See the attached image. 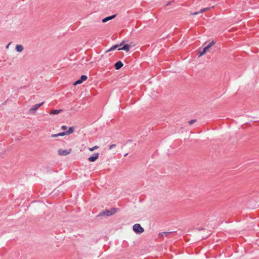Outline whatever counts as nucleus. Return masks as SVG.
<instances>
[{
    "instance_id": "nucleus-1",
    "label": "nucleus",
    "mask_w": 259,
    "mask_h": 259,
    "mask_svg": "<svg viewBox=\"0 0 259 259\" xmlns=\"http://www.w3.org/2000/svg\"><path fill=\"white\" fill-rule=\"evenodd\" d=\"M116 212V209L114 208L111 209V210L106 209L101 213H100L98 216H111Z\"/></svg>"
},
{
    "instance_id": "nucleus-2",
    "label": "nucleus",
    "mask_w": 259,
    "mask_h": 259,
    "mask_svg": "<svg viewBox=\"0 0 259 259\" xmlns=\"http://www.w3.org/2000/svg\"><path fill=\"white\" fill-rule=\"evenodd\" d=\"M133 229L134 231L137 234H141L144 231V229L139 224H135L133 227Z\"/></svg>"
},
{
    "instance_id": "nucleus-3",
    "label": "nucleus",
    "mask_w": 259,
    "mask_h": 259,
    "mask_svg": "<svg viewBox=\"0 0 259 259\" xmlns=\"http://www.w3.org/2000/svg\"><path fill=\"white\" fill-rule=\"evenodd\" d=\"M44 102H42L39 104H36L33 106L32 107H31L29 110V111L31 113H34L41 106L44 104Z\"/></svg>"
},
{
    "instance_id": "nucleus-4",
    "label": "nucleus",
    "mask_w": 259,
    "mask_h": 259,
    "mask_svg": "<svg viewBox=\"0 0 259 259\" xmlns=\"http://www.w3.org/2000/svg\"><path fill=\"white\" fill-rule=\"evenodd\" d=\"M99 155V154L98 153H95L93 154V156L88 158V160L90 162H94L98 158Z\"/></svg>"
},
{
    "instance_id": "nucleus-5",
    "label": "nucleus",
    "mask_w": 259,
    "mask_h": 259,
    "mask_svg": "<svg viewBox=\"0 0 259 259\" xmlns=\"http://www.w3.org/2000/svg\"><path fill=\"white\" fill-rule=\"evenodd\" d=\"M59 155H67L70 153V150L59 149L58 151Z\"/></svg>"
},
{
    "instance_id": "nucleus-6",
    "label": "nucleus",
    "mask_w": 259,
    "mask_h": 259,
    "mask_svg": "<svg viewBox=\"0 0 259 259\" xmlns=\"http://www.w3.org/2000/svg\"><path fill=\"white\" fill-rule=\"evenodd\" d=\"M131 48V46L130 45L126 44L124 45L122 48H118V50H124L126 52H128Z\"/></svg>"
},
{
    "instance_id": "nucleus-7",
    "label": "nucleus",
    "mask_w": 259,
    "mask_h": 259,
    "mask_svg": "<svg viewBox=\"0 0 259 259\" xmlns=\"http://www.w3.org/2000/svg\"><path fill=\"white\" fill-rule=\"evenodd\" d=\"M116 16V14H115V15L106 17L102 19V22L105 23V22H107L108 21H109L110 20L114 19V18H115Z\"/></svg>"
},
{
    "instance_id": "nucleus-8",
    "label": "nucleus",
    "mask_w": 259,
    "mask_h": 259,
    "mask_svg": "<svg viewBox=\"0 0 259 259\" xmlns=\"http://www.w3.org/2000/svg\"><path fill=\"white\" fill-rule=\"evenodd\" d=\"M123 64L122 62L120 61H119L115 64L114 66L116 69L118 70L120 69L123 66Z\"/></svg>"
},
{
    "instance_id": "nucleus-9",
    "label": "nucleus",
    "mask_w": 259,
    "mask_h": 259,
    "mask_svg": "<svg viewBox=\"0 0 259 259\" xmlns=\"http://www.w3.org/2000/svg\"><path fill=\"white\" fill-rule=\"evenodd\" d=\"M124 41H123L120 45H114L113 46H112V47H111L109 50H108L107 51V52H109V51H112V50H115L116 49L118 48L120 46H121L123 45V44H124Z\"/></svg>"
},
{
    "instance_id": "nucleus-10",
    "label": "nucleus",
    "mask_w": 259,
    "mask_h": 259,
    "mask_svg": "<svg viewBox=\"0 0 259 259\" xmlns=\"http://www.w3.org/2000/svg\"><path fill=\"white\" fill-rule=\"evenodd\" d=\"M15 49H16L17 52H21L23 51L24 48L23 46L22 45H17L16 46Z\"/></svg>"
},
{
    "instance_id": "nucleus-11",
    "label": "nucleus",
    "mask_w": 259,
    "mask_h": 259,
    "mask_svg": "<svg viewBox=\"0 0 259 259\" xmlns=\"http://www.w3.org/2000/svg\"><path fill=\"white\" fill-rule=\"evenodd\" d=\"M63 111L62 109H59V110H52L50 112V114H58L60 113H61Z\"/></svg>"
},
{
    "instance_id": "nucleus-12",
    "label": "nucleus",
    "mask_w": 259,
    "mask_h": 259,
    "mask_svg": "<svg viewBox=\"0 0 259 259\" xmlns=\"http://www.w3.org/2000/svg\"><path fill=\"white\" fill-rule=\"evenodd\" d=\"M214 44L215 42L214 41H212L206 47H205L204 49L207 51L209 48H210L213 45H214Z\"/></svg>"
},
{
    "instance_id": "nucleus-13",
    "label": "nucleus",
    "mask_w": 259,
    "mask_h": 259,
    "mask_svg": "<svg viewBox=\"0 0 259 259\" xmlns=\"http://www.w3.org/2000/svg\"><path fill=\"white\" fill-rule=\"evenodd\" d=\"M74 131V128L73 127H70L68 131H65L66 135L71 134Z\"/></svg>"
},
{
    "instance_id": "nucleus-14",
    "label": "nucleus",
    "mask_w": 259,
    "mask_h": 259,
    "mask_svg": "<svg viewBox=\"0 0 259 259\" xmlns=\"http://www.w3.org/2000/svg\"><path fill=\"white\" fill-rule=\"evenodd\" d=\"M171 232H162L159 234V235L162 237L163 236H167L169 234H171Z\"/></svg>"
},
{
    "instance_id": "nucleus-15",
    "label": "nucleus",
    "mask_w": 259,
    "mask_h": 259,
    "mask_svg": "<svg viewBox=\"0 0 259 259\" xmlns=\"http://www.w3.org/2000/svg\"><path fill=\"white\" fill-rule=\"evenodd\" d=\"M87 78H88L87 76H86L85 75H82L81 76L80 79L82 82L83 81L86 80L87 79Z\"/></svg>"
},
{
    "instance_id": "nucleus-16",
    "label": "nucleus",
    "mask_w": 259,
    "mask_h": 259,
    "mask_svg": "<svg viewBox=\"0 0 259 259\" xmlns=\"http://www.w3.org/2000/svg\"><path fill=\"white\" fill-rule=\"evenodd\" d=\"M99 148V147L98 146H94L93 147H92V148H89V149L90 151H94L95 150L98 149Z\"/></svg>"
},
{
    "instance_id": "nucleus-17",
    "label": "nucleus",
    "mask_w": 259,
    "mask_h": 259,
    "mask_svg": "<svg viewBox=\"0 0 259 259\" xmlns=\"http://www.w3.org/2000/svg\"><path fill=\"white\" fill-rule=\"evenodd\" d=\"M82 81L79 79L78 80H77V81H76L74 83H73V85H77L78 84H80L81 83H82Z\"/></svg>"
},
{
    "instance_id": "nucleus-18",
    "label": "nucleus",
    "mask_w": 259,
    "mask_h": 259,
    "mask_svg": "<svg viewBox=\"0 0 259 259\" xmlns=\"http://www.w3.org/2000/svg\"><path fill=\"white\" fill-rule=\"evenodd\" d=\"M207 51L205 49H203V51L200 53L199 56L200 57V56L203 55Z\"/></svg>"
},
{
    "instance_id": "nucleus-19",
    "label": "nucleus",
    "mask_w": 259,
    "mask_h": 259,
    "mask_svg": "<svg viewBox=\"0 0 259 259\" xmlns=\"http://www.w3.org/2000/svg\"><path fill=\"white\" fill-rule=\"evenodd\" d=\"M57 135L58 136H65V135H66L65 132L59 133L57 134Z\"/></svg>"
},
{
    "instance_id": "nucleus-20",
    "label": "nucleus",
    "mask_w": 259,
    "mask_h": 259,
    "mask_svg": "<svg viewBox=\"0 0 259 259\" xmlns=\"http://www.w3.org/2000/svg\"><path fill=\"white\" fill-rule=\"evenodd\" d=\"M209 9L208 8H203L202 9L200 10V11H199L200 12V13H203L204 12H205L206 10Z\"/></svg>"
},
{
    "instance_id": "nucleus-21",
    "label": "nucleus",
    "mask_w": 259,
    "mask_h": 259,
    "mask_svg": "<svg viewBox=\"0 0 259 259\" xmlns=\"http://www.w3.org/2000/svg\"><path fill=\"white\" fill-rule=\"evenodd\" d=\"M196 120L195 119H192V120H191L189 121V124L191 125L193 123H194V122H196Z\"/></svg>"
},
{
    "instance_id": "nucleus-22",
    "label": "nucleus",
    "mask_w": 259,
    "mask_h": 259,
    "mask_svg": "<svg viewBox=\"0 0 259 259\" xmlns=\"http://www.w3.org/2000/svg\"><path fill=\"white\" fill-rule=\"evenodd\" d=\"M116 147V145L115 144H112L109 147V149H112V148H114Z\"/></svg>"
},
{
    "instance_id": "nucleus-23",
    "label": "nucleus",
    "mask_w": 259,
    "mask_h": 259,
    "mask_svg": "<svg viewBox=\"0 0 259 259\" xmlns=\"http://www.w3.org/2000/svg\"><path fill=\"white\" fill-rule=\"evenodd\" d=\"M51 137L52 138H56V137H59L58 135H57V134H53L51 136Z\"/></svg>"
},
{
    "instance_id": "nucleus-24",
    "label": "nucleus",
    "mask_w": 259,
    "mask_h": 259,
    "mask_svg": "<svg viewBox=\"0 0 259 259\" xmlns=\"http://www.w3.org/2000/svg\"><path fill=\"white\" fill-rule=\"evenodd\" d=\"M199 13H200V12L198 11V12H196L191 13V14L192 15H196L199 14Z\"/></svg>"
},
{
    "instance_id": "nucleus-25",
    "label": "nucleus",
    "mask_w": 259,
    "mask_h": 259,
    "mask_svg": "<svg viewBox=\"0 0 259 259\" xmlns=\"http://www.w3.org/2000/svg\"><path fill=\"white\" fill-rule=\"evenodd\" d=\"M61 128L63 130H65L67 129V126L65 125H62Z\"/></svg>"
},
{
    "instance_id": "nucleus-26",
    "label": "nucleus",
    "mask_w": 259,
    "mask_h": 259,
    "mask_svg": "<svg viewBox=\"0 0 259 259\" xmlns=\"http://www.w3.org/2000/svg\"><path fill=\"white\" fill-rule=\"evenodd\" d=\"M170 3H171V2H169V3H168L166 5V6H168V5H169L170 4Z\"/></svg>"
},
{
    "instance_id": "nucleus-27",
    "label": "nucleus",
    "mask_w": 259,
    "mask_h": 259,
    "mask_svg": "<svg viewBox=\"0 0 259 259\" xmlns=\"http://www.w3.org/2000/svg\"><path fill=\"white\" fill-rule=\"evenodd\" d=\"M10 44H9L7 46H6V48L7 49H8L9 48V46L10 45Z\"/></svg>"
},
{
    "instance_id": "nucleus-28",
    "label": "nucleus",
    "mask_w": 259,
    "mask_h": 259,
    "mask_svg": "<svg viewBox=\"0 0 259 259\" xmlns=\"http://www.w3.org/2000/svg\"><path fill=\"white\" fill-rule=\"evenodd\" d=\"M127 154H127V153H126V154H125L124 155V156H127Z\"/></svg>"
}]
</instances>
